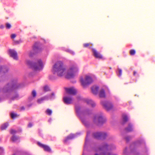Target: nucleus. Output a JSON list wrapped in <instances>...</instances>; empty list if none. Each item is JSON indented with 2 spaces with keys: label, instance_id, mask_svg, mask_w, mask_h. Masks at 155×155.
Here are the masks:
<instances>
[{
  "label": "nucleus",
  "instance_id": "1",
  "mask_svg": "<svg viewBox=\"0 0 155 155\" xmlns=\"http://www.w3.org/2000/svg\"><path fill=\"white\" fill-rule=\"evenodd\" d=\"M78 68L75 64L69 65L67 69L60 61L57 62L53 66L52 71L53 74L59 77H64L71 78L74 77L78 72Z\"/></svg>",
  "mask_w": 155,
  "mask_h": 155
},
{
  "label": "nucleus",
  "instance_id": "2",
  "mask_svg": "<svg viewBox=\"0 0 155 155\" xmlns=\"http://www.w3.org/2000/svg\"><path fill=\"white\" fill-rule=\"evenodd\" d=\"M95 78L94 75L90 74L85 75L84 78H81L80 81L81 85L84 87L91 83Z\"/></svg>",
  "mask_w": 155,
  "mask_h": 155
},
{
  "label": "nucleus",
  "instance_id": "3",
  "mask_svg": "<svg viewBox=\"0 0 155 155\" xmlns=\"http://www.w3.org/2000/svg\"><path fill=\"white\" fill-rule=\"evenodd\" d=\"M43 67V64L41 60H39L35 64H33V68L36 71L40 70L42 69Z\"/></svg>",
  "mask_w": 155,
  "mask_h": 155
},
{
  "label": "nucleus",
  "instance_id": "4",
  "mask_svg": "<svg viewBox=\"0 0 155 155\" xmlns=\"http://www.w3.org/2000/svg\"><path fill=\"white\" fill-rule=\"evenodd\" d=\"M94 120L95 122L102 123L106 121V119L102 115H97L95 117Z\"/></svg>",
  "mask_w": 155,
  "mask_h": 155
},
{
  "label": "nucleus",
  "instance_id": "5",
  "mask_svg": "<svg viewBox=\"0 0 155 155\" xmlns=\"http://www.w3.org/2000/svg\"><path fill=\"white\" fill-rule=\"evenodd\" d=\"M101 104L107 110H110L113 107L112 104L110 102L107 101L101 102Z\"/></svg>",
  "mask_w": 155,
  "mask_h": 155
},
{
  "label": "nucleus",
  "instance_id": "6",
  "mask_svg": "<svg viewBox=\"0 0 155 155\" xmlns=\"http://www.w3.org/2000/svg\"><path fill=\"white\" fill-rule=\"evenodd\" d=\"M63 101L65 104H71L72 102L73 99L70 96H65L63 97Z\"/></svg>",
  "mask_w": 155,
  "mask_h": 155
},
{
  "label": "nucleus",
  "instance_id": "7",
  "mask_svg": "<svg viewBox=\"0 0 155 155\" xmlns=\"http://www.w3.org/2000/svg\"><path fill=\"white\" fill-rule=\"evenodd\" d=\"M65 90L67 93L70 94L74 95L77 92L76 89L73 87L66 88Z\"/></svg>",
  "mask_w": 155,
  "mask_h": 155
},
{
  "label": "nucleus",
  "instance_id": "8",
  "mask_svg": "<svg viewBox=\"0 0 155 155\" xmlns=\"http://www.w3.org/2000/svg\"><path fill=\"white\" fill-rule=\"evenodd\" d=\"M54 97V94L52 93L51 95L49 96L48 97L45 96L40 99H38L37 101V102L39 104L42 103L44 101L47 100L48 99H52Z\"/></svg>",
  "mask_w": 155,
  "mask_h": 155
},
{
  "label": "nucleus",
  "instance_id": "9",
  "mask_svg": "<svg viewBox=\"0 0 155 155\" xmlns=\"http://www.w3.org/2000/svg\"><path fill=\"white\" fill-rule=\"evenodd\" d=\"M8 52L10 56L14 59L15 60L18 59L17 53L16 51L10 49L9 50Z\"/></svg>",
  "mask_w": 155,
  "mask_h": 155
},
{
  "label": "nucleus",
  "instance_id": "10",
  "mask_svg": "<svg viewBox=\"0 0 155 155\" xmlns=\"http://www.w3.org/2000/svg\"><path fill=\"white\" fill-rule=\"evenodd\" d=\"M94 136L96 138H104L106 135L104 133L97 132L94 134Z\"/></svg>",
  "mask_w": 155,
  "mask_h": 155
},
{
  "label": "nucleus",
  "instance_id": "11",
  "mask_svg": "<svg viewBox=\"0 0 155 155\" xmlns=\"http://www.w3.org/2000/svg\"><path fill=\"white\" fill-rule=\"evenodd\" d=\"M92 51L94 56L97 58L99 59H102L103 57L102 55L100 54L97 51L94 49H92Z\"/></svg>",
  "mask_w": 155,
  "mask_h": 155
},
{
  "label": "nucleus",
  "instance_id": "12",
  "mask_svg": "<svg viewBox=\"0 0 155 155\" xmlns=\"http://www.w3.org/2000/svg\"><path fill=\"white\" fill-rule=\"evenodd\" d=\"M38 144L39 146L43 148L45 150L48 152L51 151V149L48 146L43 145L40 143H38Z\"/></svg>",
  "mask_w": 155,
  "mask_h": 155
},
{
  "label": "nucleus",
  "instance_id": "13",
  "mask_svg": "<svg viewBox=\"0 0 155 155\" xmlns=\"http://www.w3.org/2000/svg\"><path fill=\"white\" fill-rule=\"evenodd\" d=\"M98 87L97 86H94L91 88L92 92L94 94H96L98 93Z\"/></svg>",
  "mask_w": 155,
  "mask_h": 155
},
{
  "label": "nucleus",
  "instance_id": "14",
  "mask_svg": "<svg viewBox=\"0 0 155 155\" xmlns=\"http://www.w3.org/2000/svg\"><path fill=\"white\" fill-rule=\"evenodd\" d=\"M84 101L87 104H91L92 107H94L95 105V103L91 99H86Z\"/></svg>",
  "mask_w": 155,
  "mask_h": 155
},
{
  "label": "nucleus",
  "instance_id": "15",
  "mask_svg": "<svg viewBox=\"0 0 155 155\" xmlns=\"http://www.w3.org/2000/svg\"><path fill=\"white\" fill-rule=\"evenodd\" d=\"M76 135L75 134H71L68 136L64 140V141L66 142L69 139H71L73 138H74L76 137Z\"/></svg>",
  "mask_w": 155,
  "mask_h": 155
},
{
  "label": "nucleus",
  "instance_id": "16",
  "mask_svg": "<svg viewBox=\"0 0 155 155\" xmlns=\"http://www.w3.org/2000/svg\"><path fill=\"white\" fill-rule=\"evenodd\" d=\"M99 96L101 97H105V93L104 90L103 89L101 90L99 93Z\"/></svg>",
  "mask_w": 155,
  "mask_h": 155
},
{
  "label": "nucleus",
  "instance_id": "17",
  "mask_svg": "<svg viewBox=\"0 0 155 155\" xmlns=\"http://www.w3.org/2000/svg\"><path fill=\"white\" fill-rule=\"evenodd\" d=\"M14 87V86H11L10 85H8L5 87V88L6 89L7 91H9L13 90Z\"/></svg>",
  "mask_w": 155,
  "mask_h": 155
},
{
  "label": "nucleus",
  "instance_id": "18",
  "mask_svg": "<svg viewBox=\"0 0 155 155\" xmlns=\"http://www.w3.org/2000/svg\"><path fill=\"white\" fill-rule=\"evenodd\" d=\"M8 124L7 123H5L2 125L1 127V128L2 130H4L8 126Z\"/></svg>",
  "mask_w": 155,
  "mask_h": 155
},
{
  "label": "nucleus",
  "instance_id": "19",
  "mask_svg": "<svg viewBox=\"0 0 155 155\" xmlns=\"http://www.w3.org/2000/svg\"><path fill=\"white\" fill-rule=\"evenodd\" d=\"M10 115L11 118L12 119H14L18 116V115L14 112H12Z\"/></svg>",
  "mask_w": 155,
  "mask_h": 155
},
{
  "label": "nucleus",
  "instance_id": "20",
  "mask_svg": "<svg viewBox=\"0 0 155 155\" xmlns=\"http://www.w3.org/2000/svg\"><path fill=\"white\" fill-rule=\"evenodd\" d=\"M128 117L126 115H124L123 116V120L124 122H126L128 120Z\"/></svg>",
  "mask_w": 155,
  "mask_h": 155
},
{
  "label": "nucleus",
  "instance_id": "21",
  "mask_svg": "<svg viewBox=\"0 0 155 155\" xmlns=\"http://www.w3.org/2000/svg\"><path fill=\"white\" fill-rule=\"evenodd\" d=\"M18 139V137L13 136L11 138V140L14 142H15Z\"/></svg>",
  "mask_w": 155,
  "mask_h": 155
},
{
  "label": "nucleus",
  "instance_id": "22",
  "mask_svg": "<svg viewBox=\"0 0 155 155\" xmlns=\"http://www.w3.org/2000/svg\"><path fill=\"white\" fill-rule=\"evenodd\" d=\"M117 74L118 76H120L122 74V70L121 69H118V71H117Z\"/></svg>",
  "mask_w": 155,
  "mask_h": 155
},
{
  "label": "nucleus",
  "instance_id": "23",
  "mask_svg": "<svg viewBox=\"0 0 155 155\" xmlns=\"http://www.w3.org/2000/svg\"><path fill=\"white\" fill-rule=\"evenodd\" d=\"M46 112L47 114L48 115H50L52 113V111L51 110L48 109L46 111Z\"/></svg>",
  "mask_w": 155,
  "mask_h": 155
},
{
  "label": "nucleus",
  "instance_id": "24",
  "mask_svg": "<svg viewBox=\"0 0 155 155\" xmlns=\"http://www.w3.org/2000/svg\"><path fill=\"white\" fill-rule=\"evenodd\" d=\"M132 129L131 125H129L128 128H126V130L128 131H130L132 130Z\"/></svg>",
  "mask_w": 155,
  "mask_h": 155
},
{
  "label": "nucleus",
  "instance_id": "25",
  "mask_svg": "<svg viewBox=\"0 0 155 155\" xmlns=\"http://www.w3.org/2000/svg\"><path fill=\"white\" fill-rule=\"evenodd\" d=\"M49 87L47 86H45L43 88V90L45 91H49Z\"/></svg>",
  "mask_w": 155,
  "mask_h": 155
},
{
  "label": "nucleus",
  "instance_id": "26",
  "mask_svg": "<svg viewBox=\"0 0 155 155\" xmlns=\"http://www.w3.org/2000/svg\"><path fill=\"white\" fill-rule=\"evenodd\" d=\"M11 27V25L8 23H7L6 24V27L7 29H9Z\"/></svg>",
  "mask_w": 155,
  "mask_h": 155
},
{
  "label": "nucleus",
  "instance_id": "27",
  "mask_svg": "<svg viewBox=\"0 0 155 155\" xmlns=\"http://www.w3.org/2000/svg\"><path fill=\"white\" fill-rule=\"evenodd\" d=\"M75 110L77 113H79L80 110V108L79 107H76Z\"/></svg>",
  "mask_w": 155,
  "mask_h": 155
},
{
  "label": "nucleus",
  "instance_id": "28",
  "mask_svg": "<svg viewBox=\"0 0 155 155\" xmlns=\"http://www.w3.org/2000/svg\"><path fill=\"white\" fill-rule=\"evenodd\" d=\"M135 51L134 50H132L130 51V53L131 55H133L135 54Z\"/></svg>",
  "mask_w": 155,
  "mask_h": 155
},
{
  "label": "nucleus",
  "instance_id": "29",
  "mask_svg": "<svg viewBox=\"0 0 155 155\" xmlns=\"http://www.w3.org/2000/svg\"><path fill=\"white\" fill-rule=\"evenodd\" d=\"M10 133L11 134H14L16 133V131L13 129H11L10 131Z\"/></svg>",
  "mask_w": 155,
  "mask_h": 155
},
{
  "label": "nucleus",
  "instance_id": "30",
  "mask_svg": "<svg viewBox=\"0 0 155 155\" xmlns=\"http://www.w3.org/2000/svg\"><path fill=\"white\" fill-rule=\"evenodd\" d=\"M36 92L35 91H33L32 93V95L33 97H35L36 96Z\"/></svg>",
  "mask_w": 155,
  "mask_h": 155
},
{
  "label": "nucleus",
  "instance_id": "31",
  "mask_svg": "<svg viewBox=\"0 0 155 155\" xmlns=\"http://www.w3.org/2000/svg\"><path fill=\"white\" fill-rule=\"evenodd\" d=\"M68 51L69 52V53H70V54L72 55H74V52L71 50H68Z\"/></svg>",
  "mask_w": 155,
  "mask_h": 155
},
{
  "label": "nucleus",
  "instance_id": "32",
  "mask_svg": "<svg viewBox=\"0 0 155 155\" xmlns=\"http://www.w3.org/2000/svg\"><path fill=\"white\" fill-rule=\"evenodd\" d=\"M16 36V35L15 34H12L11 35V38L12 39L15 38Z\"/></svg>",
  "mask_w": 155,
  "mask_h": 155
},
{
  "label": "nucleus",
  "instance_id": "33",
  "mask_svg": "<svg viewBox=\"0 0 155 155\" xmlns=\"http://www.w3.org/2000/svg\"><path fill=\"white\" fill-rule=\"evenodd\" d=\"M90 44L86 43L84 44L83 45L84 47H86L90 45Z\"/></svg>",
  "mask_w": 155,
  "mask_h": 155
},
{
  "label": "nucleus",
  "instance_id": "34",
  "mask_svg": "<svg viewBox=\"0 0 155 155\" xmlns=\"http://www.w3.org/2000/svg\"><path fill=\"white\" fill-rule=\"evenodd\" d=\"M3 151V149L2 147H0V154L2 153Z\"/></svg>",
  "mask_w": 155,
  "mask_h": 155
},
{
  "label": "nucleus",
  "instance_id": "35",
  "mask_svg": "<svg viewBox=\"0 0 155 155\" xmlns=\"http://www.w3.org/2000/svg\"><path fill=\"white\" fill-rule=\"evenodd\" d=\"M33 125V124L31 123H29L28 125V127H31Z\"/></svg>",
  "mask_w": 155,
  "mask_h": 155
},
{
  "label": "nucleus",
  "instance_id": "36",
  "mask_svg": "<svg viewBox=\"0 0 155 155\" xmlns=\"http://www.w3.org/2000/svg\"><path fill=\"white\" fill-rule=\"evenodd\" d=\"M4 26L3 25H1L0 26V28L1 29H2L4 28Z\"/></svg>",
  "mask_w": 155,
  "mask_h": 155
},
{
  "label": "nucleus",
  "instance_id": "37",
  "mask_svg": "<svg viewBox=\"0 0 155 155\" xmlns=\"http://www.w3.org/2000/svg\"><path fill=\"white\" fill-rule=\"evenodd\" d=\"M5 68L4 67L2 68V67H1L0 68V70L2 69L3 70V71H4V69Z\"/></svg>",
  "mask_w": 155,
  "mask_h": 155
},
{
  "label": "nucleus",
  "instance_id": "38",
  "mask_svg": "<svg viewBox=\"0 0 155 155\" xmlns=\"http://www.w3.org/2000/svg\"><path fill=\"white\" fill-rule=\"evenodd\" d=\"M81 120H82V122L83 123L85 124V123H84V121L83 119H81Z\"/></svg>",
  "mask_w": 155,
  "mask_h": 155
},
{
  "label": "nucleus",
  "instance_id": "39",
  "mask_svg": "<svg viewBox=\"0 0 155 155\" xmlns=\"http://www.w3.org/2000/svg\"><path fill=\"white\" fill-rule=\"evenodd\" d=\"M50 78L51 79H53L54 78L52 77H51V76H50Z\"/></svg>",
  "mask_w": 155,
  "mask_h": 155
},
{
  "label": "nucleus",
  "instance_id": "40",
  "mask_svg": "<svg viewBox=\"0 0 155 155\" xmlns=\"http://www.w3.org/2000/svg\"><path fill=\"white\" fill-rule=\"evenodd\" d=\"M35 50H37V51H38V48H35V49H34Z\"/></svg>",
  "mask_w": 155,
  "mask_h": 155
},
{
  "label": "nucleus",
  "instance_id": "41",
  "mask_svg": "<svg viewBox=\"0 0 155 155\" xmlns=\"http://www.w3.org/2000/svg\"><path fill=\"white\" fill-rule=\"evenodd\" d=\"M136 73V72H135L134 71V75H135V74Z\"/></svg>",
  "mask_w": 155,
  "mask_h": 155
},
{
  "label": "nucleus",
  "instance_id": "42",
  "mask_svg": "<svg viewBox=\"0 0 155 155\" xmlns=\"http://www.w3.org/2000/svg\"><path fill=\"white\" fill-rule=\"evenodd\" d=\"M28 63V64H31V63H30H30Z\"/></svg>",
  "mask_w": 155,
  "mask_h": 155
},
{
  "label": "nucleus",
  "instance_id": "43",
  "mask_svg": "<svg viewBox=\"0 0 155 155\" xmlns=\"http://www.w3.org/2000/svg\"><path fill=\"white\" fill-rule=\"evenodd\" d=\"M1 101H2V99L1 98H0V102Z\"/></svg>",
  "mask_w": 155,
  "mask_h": 155
},
{
  "label": "nucleus",
  "instance_id": "44",
  "mask_svg": "<svg viewBox=\"0 0 155 155\" xmlns=\"http://www.w3.org/2000/svg\"><path fill=\"white\" fill-rule=\"evenodd\" d=\"M29 55H30V56H31V55L30 54H29Z\"/></svg>",
  "mask_w": 155,
  "mask_h": 155
},
{
  "label": "nucleus",
  "instance_id": "45",
  "mask_svg": "<svg viewBox=\"0 0 155 155\" xmlns=\"http://www.w3.org/2000/svg\"><path fill=\"white\" fill-rule=\"evenodd\" d=\"M13 155H15V154H13Z\"/></svg>",
  "mask_w": 155,
  "mask_h": 155
}]
</instances>
